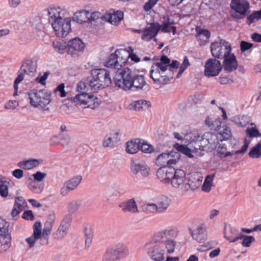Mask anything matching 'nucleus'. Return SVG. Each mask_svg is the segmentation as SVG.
<instances>
[{
    "label": "nucleus",
    "mask_w": 261,
    "mask_h": 261,
    "mask_svg": "<svg viewBox=\"0 0 261 261\" xmlns=\"http://www.w3.org/2000/svg\"><path fill=\"white\" fill-rule=\"evenodd\" d=\"M30 22L32 26L36 29H40L42 25L41 17L37 14L32 15L30 18Z\"/></svg>",
    "instance_id": "nucleus-49"
},
{
    "label": "nucleus",
    "mask_w": 261,
    "mask_h": 261,
    "mask_svg": "<svg viewBox=\"0 0 261 261\" xmlns=\"http://www.w3.org/2000/svg\"><path fill=\"white\" fill-rule=\"evenodd\" d=\"M249 156L251 158H260L261 156V142L258 143L248 153Z\"/></svg>",
    "instance_id": "nucleus-48"
},
{
    "label": "nucleus",
    "mask_w": 261,
    "mask_h": 261,
    "mask_svg": "<svg viewBox=\"0 0 261 261\" xmlns=\"http://www.w3.org/2000/svg\"><path fill=\"white\" fill-rule=\"evenodd\" d=\"M166 172L167 173V182L171 183L173 178L174 177V172H175L176 169L172 167H166Z\"/></svg>",
    "instance_id": "nucleus-61"
},
{
    "label": "nucleus",
    "mask_w": 261,
    "mask_h": 261,
    "mask_svg": "<svg viewBox=\"0 0 261 261\" xmlns=\"http://www.w3.org/2000/svg\"><path fill=\"white\" fill-rule=\"evenodd\" d=\"M176 243L174 241H168L165 244H154L146 246L148 249V254L154 261H163L165 250L169 254L174 251Z\"/></svg>",
    "instance_id": "nucleus-4"
},
{
    "label": "nucleus",
    "mask_w": 261,
    "mask_h": 261,
    "mask_svg": "<svg viewBox=\"0 0 261 261\" xmlns=\"http://www.w3.org/2000/svg\"><path fill=\"white\" fill-rule=\"evenodd\" d=\"M174 146L177 151V152H179V153L180 152L189 158H192L193 156L191 153V150L188 147L184 145L179 144L178 143H176Z\"/></svg>",
    "instance_id": "nucleus-50"
},
{
    "label": "nucleus",
    "mask_w": 261,
    "mask_h": 261,
    "mask_svg": "<svg viewBox=\"0 0 261 261\" xmlns=\"http://www.w3.org/2000/svg\"><path fill=\"white\" fill-rule=\"evenodd\" d=\"M93 98V95L89 94L86 92H83L82 93L77 94L73 97H71V100L77 104L83 105L85 108L86 105H88L89 103L91 102Z\"/></svg>",
    "instance_id": "nucleus-24"
},
{
    "label": "nucleus",
    "mask_w": 261,
    "mask_h": 261,
    "mask_svg": "<svg viewBox=\"0 0 261 261\" xmlns=\"http://www.w3.org/2000/svg\"><path fill=\"white\" fill-rule=\"evenodd\" d=\"M114 82L116 86L125 90L134 88L135 90L146 93L150 89L143 75L133 73L127 67L117 71Z\"/></svg>",
    "instance_id": "nucleus-1"
},
{
    "label": "nucleus",
    "mask_w": 261,
    "mask_h": 261,
    "mask_svg": "<svg viewBox=\"0 0 261 261\" xmlns=\"http://www.w3.org/2000/svg\"><path fill=\"white\" fill-rule=\"evenodd\" d=\"M82 180V176L81 175H77L66 181L65 184L68 187V189H70L72 191L75 189L79 185Z\"/></svg>",
    "instance_id": "nucleus-40"
},
{
    "label": "nucleus",
    "mask_w": 261,
    "mask_h": 261,
    "mask_svg": "<svg viewBox=\"0 0 261 261\" xmlns=\"http://www.w3.org/2000/svg\"><path fill=\"white\" fill-rule=\"evenodd\" d=\"M9 222L0 218V236L2 237L1 242L3 243L1 247H3L1 250H6L10 246L11 237L9 231Z\"/></svg>",
    "instance_id": "nucleus-10"
},
{
    "label": "nucleus",
    "mask_w": 261,
    "mask_h": 261,
    "mask_svg": "<svg viewBox=\"0 0 261 261\" xmlns=\"http://www.w3.org/2000/svg\"><path fill=\"white\" fill-rule=\"evenodd\" d=\"M85 45L81 39L75 38L68 41L67 43V53L72 57H77L82 54Z\"/></svg>",
    "instance_id": "nucleus-12"
},
{
    "label": "nucleus",
    "mask_w": 261,
    "mask_h": 261,
    "mask_svg": "<svg viewBox=\"0 0 261 261\" xmlns=\"http://www.w3.org/2000/svg\"><path fill=\"white\" fill-rule=\"evenodd\" d=\"M27 204L25 199L21 196L17 197L16 198L14 203V206L19 209H22L23 207Z\"/></svg>",
    "instance_id": "nucleus-57"
},
{
    "label": "nucleus",
    "mask_w": 261,
    "mask_h": 261,
    "mask_svg": "<svg viewBox=\"0 0 261 261\" xmlns=\"http://www.w3.org/2000/svg\"><path fill=\"white\" fill-rule=\"evenodd\" d=\"M53 46L56 51L62 54L67 48V43L65 42H54Z\"/></svg>",
    "instance_id": "nucleus-51"
},
{
    "label": "nucleus",
    "mask_w": 261,
    "mask_h": 261,
    "mask_svg": "<svg viewBox=\"0 0 261 261\" xmlns=\"http://www.w3.org/2000/svg\"><path fill=\"white\" fill-rule=\"evenodd\" d=\"M170 63V59L167 56L163 55L160 58V62L153 64L150 74L154 83L165 85L173 79V70L168 69Z\"/></svg>",
    "instance_id": "nucleus-3"
},
{
    "label": "nucleus",
    "mask_w": 261,
    "mask_h": 261,
    "mask_svg": "<svg viewBox=\"0 0 261 261\" xmlns=\"http://www.w3.org/2000/svg\"><path fill=\"white\" fill-rule=\"evenodd\" d=\"M131 170L135 175L140 174L143 177H147L149 175L150 170L147 165L143 162H133L131 165Z\"/></svg>",
    "instance_id": "nucleus-23"
},
{
    "label": "nucleus",
    "mask_w": 261,
    "mask_h": 261,
    "mask_svg": "<svg viewBox=\"0 0 261 261\" xmlns=\"http://www.w3.org/2000/svg\"><path fill=\"white\" fill-rule=\"evenodd\" d=\"M104 16L105 15H103L101 13L98 12H94L92 13H90V15L88 19L94 21H97L98 19L104 17Z\"/></svg>",
    "instance_id": "nucleus-62"
},
{
    "label": "nucleus",
    "mask_w": 261,
    "mask_h": 261,
    "mask_svg": "<svg viewBox=\"0 0 261 261\" xmlns=\"http://www.w3.org/2000/svg\"><path fill=\"white\" fill-rule=\"evenodd\" d=\"M177 236V231L175 229H165L155 233L150 239L149 244L146 246H152L154 244H165L168 241H174L172 238Z\"/></svg>",
    "instance_id": "nucleus-9"
},
{
    "label": "nucleus",
    "mask_w": 261,
    "mask_h": 261,
    "mask_svg": "<svg viewBox=\"0 0 261 261\" xmlns=\"http://www.w3.org/2000/svg\"><path fill=\"white\" fill-rule=\"evenodd\" d=\"M204 122L206 125L211 129L214 130L218 132L222 128V125L224 123L220 118L216 119L215 120H212L208 116L206 117Z\"/></svg>",
    "instance_id": "nucleus-30"
},
{
    "label": "nucleus",
    "mask_w": 261,
    "mask_h": 261,
    "mask_svg": "<svg viewBox=\"0 0 261 261\" xmlns=\"http://www.w3.org/2000/svg\"><path fill=\"white\" fill-rule=\"evenodd\" d=\"M78 91L84 90L86 92L91 90L94 92H97L99 89H103L98 79L94 76L93 70L91 75L84 78L77 86Z\"/></svg>",
    "instance_id": "nucleus-8"
},
{
    "label": "nucleus",
    "mask_w": 261,
    "mask_h": 261,
    "mask_svg": "<svg viewBox=\"0 0 261 261\" xmlns=\"http://www.w3.org/2000/svg\"><path fill=\"white\" fill-rule=\"evenodd\" d=\"M82 204V200L79 199L72 200L69 203L68 206V212L71 214L76 213Z\"/></svg>",
    "instance_id": "nucleus-42"
},
{
    "label": "nucleus",
    "mask_w": 261,
    "mask_h": 261,
    "mask_svg": "<svg viewBox=\"0 0 261 261\" xmlns=\"http://www.w3.org/2000/svg\"><path fill=\"white\" fill-rule=\"evenodd\" d=\"M104 18L107 21L112 24H116V23L120 22V19L117 18L116 16L115 15V12L113 13L105 14Z\"/></svg>",
    "instance_id": "nucleus-56"
},
{
    "label": "nucleus",
    "mask_w": 261,
    "mask_h": 261,
    "mask_svg": "<svg viewBox=\"0 0 261 261\" xmlns=\"http://www.w3.org/2000/svg\"><path fill=\"white\" fill-rule=\"evenodd\" d=\"M141 139H137L128 141L126 143V151L127 152L134 154L140 150Z\"/></svg>",
    "instance_id": "nucleus-31"
},
{
    "label": "nucleus",
    "mask_w": 261,
    "mask_h": 261,
    "mask_svg": "<svg viewBox=\"0 0 261 261\" xmlns=\"http://www.w3.org/2000/svg\"><path fill=\"white\" fill-rule=\"evenodd\" d=\"M170 156L168 158V167H171L172 165L176 164L180 159V154L179 152L171 151L169 152Z\"/></svg>",
    "instance_id": "nucleus-46"
},
{
    "label": "nucleus",
    "mask_w": 261,
    "mask_h": 261,
    "mask_svg": "<svg viewBox=\"0 0 261 261\" xmlns=\"http://www.w3.org/2000/svg\"><path fill=\"white\" fill-rule=\"evenodd\" d=\"M224 238L229 241L230 243H234L239 240L243 239L242 245L245 247H249L251 243L255 241V238L253 236H249L244 235L240 233L238 236H227L225 233L224 234Z\"/></svg>",
    "instance_id": "nucleus-21"
},
{
    "label": "nucleus",
    "mask_w": 261,
    "mask_h": 261,
    "mask_svg": "<svg viewBox=\"0 0 261 261\" xmlns=\"http://www.w3.org/2000/svg\"><path fill=\"white\" fill-rule=\"evenodd\" d=\"M39 237H36L34 234H32L30 237L25 239V241L29 245V248H31L35 245V242L37 240H39Z\"/></svg>",
    "instance_id": "nucleus-64"
},
{
    "label": "nucleus",
    "mask_w": 261,
    "mask_h": 261,
    "mask_svg": "<svg viewBox=\"0 0 261 261\" xmlns=\"http://www.w3.org/2000/svg\"><path fill=\"white\" fill-rule=\"evenodd\" d=\"M190 231L193 239L199 243L204 242L206 239V231L202 225L198 226L193 230L190 229Z\"/></svg>",
    "instance_id": "nucleus-25"
},
{
    "label": "nucleus",
    "mask_w": 261,
    "mask_h": 261,
    "mask_svg": "<svg viewBox=\"0 0 261 261\" xmlns=\"http://www.w3.org/2000/svg\"><path fill=\"white\" fill-rule=\"evenodd\" d=\"M246 132L250 137H261V134L258 130L253 127L247 128Z\"/></svg>",
    "instance_id": "nucleus-59"
},
{
    "label": "nucleus",
    "mask_w": 261,
    "mask_h": 261,
    "mask_svg": "<svg viewBox=\"0 0 261 261\" xmlns=\"http://www.w3.org/2000/svg\"><path fill=\"white\" fill-rule=\"evenodd\" d=\"M261 19V9L258 11H255L246 18V23L250 25L253 23L256 22Z\"/></svg>",
    "instance_id": "nucleus-38"
},
{
    "label": "nucleus",
    "mask_w": 261,
    "mask_h": 261,
    "mask_svg": "<svg viewBox=\"0 0 261 261\" xmlns=\"http://www.w3.org/2000/svg\"><path fill=\"white\" fill-rule=\"evenodd\" d=\"M189 145L195 150H204L205 149V146L203 144L202 139L201 140L193 141L190 142Z\"/></svg>",
    "instance_id": "nucleus-53"
},
{
    "label": "nucleus",
    "mask_w": 261,
    "mask_h": 261,
    "mask_svg": "<svg viewBox=\"0 0 261 261\" xmlns=\"http://www.w3.org/2000/svg\"><path fill=\"white\" fill-rule=\"evenodd\" d=\"M31 105L36 108L43 109L51 101V95L45 90L33 89L28 93Z\"/></svg>",
    "instance_id": "nucleus-5"
},
{
    "label": "nucleus",
    "mask_w": 261,
    "mask_h": 261,
    "mask_svg": "<svg viewBox=\"0 0 261 261\" xmlns=\"http://www.w3.org/2000/svg\"><path fill=\"white\" fill-rule=\"evenodd\" d=\"M204 67V74L207 77L218 75L222 69L220 61L216 59H209L207 60Z\"/></svg>",
    "instance_id": "nucleus-11"
},
{
    "label": "nucleus",
    "mask_w": 261,
    "mask_h": 261,
    "mask_svg": "<svg viewBox=\"0 0 261 261\" xmlns=\"http://www.w3.org/2000/svg\"><path fill=\"white\" fill-rule=\"evenodd\" d=\"M223 59L224 70L228 72H231L238 68V63L234 54L230 53L229 55H227Z\"/></svg>",
    "instance_id": "nucleus-22"
},
{
    "label": "nucleus",
    "mask_w": 261,
    "mask_h": 261,
    "mask_svg": "<svg viewBox=\"0 0 261 261\" xmlns=\"http://www.w3.org/2000/svg\"><path fill=\"white\" fill-rule=\"evenodd\" d=\"M140 150L144 153H149L153 151V147L145 141L141 139Z\"/></svg>",
    "instance_id": "nucleus-52"
},
{
    "label": "nucleus",
    "mask_w": 261,
    "mask_h": 261,
    "mask_svg": "<svg viewBox=\"0 0 261 261\" xmlns=\"http://www.w3.org/2000/svg\"><path fill=\"white\" fill-rule=\"evenodd\" d=\"M142 210L146 214L158 213V206L155 203H147L142 205Z\"/></svg>",
    "instance_id": "nucleus-47"
},
{
    "label": "nucleus",
    "mask_w": 261,
    "mask_h": 261,
    "mask_svg": "<svg viewBox=\"0 0 261 261\" xmlns=\"http://www.w3.org/2000/svg\"><path fill=\"white\" fill-rule=\"evenodd\" d=\"M232 18L240 20L250 13V5L248 0H231L230 4Z\"/></svg>",
    "instance_id": "nucleus-6"
},
{
    "label": "nucleus",
    "mask_w": 261,
    "mask_h": 261,
    "mask_svg": "<svg viewBox=\"0 0 261 261\" xmlns=\"http://www.w3.org/2000/svg\"><path fill=\"white\" fill-rule=\"evenodd\" d=\"M133 106L136 110H146L151 107V102L145 100H140L135 101Z\"/></svg>",
    "instance_id": "nucleus-39"
},
{
    "label": "nucleus",
    "mask_w": 261,
    "mask_h": 261,
    "mask_svg": "<svg viewBox=\"0 0 261 261\" xmlns=\"http://www.w3.org/2000/svg\"><path fill=\"white\" fill-rule=\"evenodd\" d=\"M103 258L105 260L108 261H114L119 259L114 247L109 248L107 250L103 256Z\"/></svg>",
    "instance_id": "nucleus-41"
},
{
    "label": "nucleus",
    "mask_w": 261,
    "mask_h": 261,
    "mask_svg": "<svg viewBox=\"0 0 261 261\" xmlns=\"http://www.w3.org/2000/svg\"><path fill=\"white\" fill-rule=\"evenodd\" d=\"M37 67V61L29 59L23 62L20 70L23 73L30 75L36 71Z\"/></svg>",
    "instance_id": "nucleus-26"
},
{
    "label": "nucleus",
    "mask_w": 261,
    "mask_h": 261,
    "mask_svg": "<svg viewBox=\"0 0 261 261\" xmlns=\"http://www.w3.org/2000/svg\"><path fill=\"white\" fill-rule=\"evenodd\" d=\"M114 248L119 259L126 256L129 254L128 249L125 245H121L117 247H114Z\"/></svg>",
    "instance_id": "nucleus-45"
},
{
    "label": "nucleus",
    "mask_w": 261,
    "mask_h": 261,
    "mask_svg": "<svg viewBox=\"0 0 261 261\" xmlns=\"http://www.w3.org/2000/svg\"><path fill=\"white\" fill-rule=\"evenodd\" d=\"M215 177V174H211L206 176L204 183L202 186V190L204 192H209L211 190L213 186V181Z\"/></svg>",
    "instance_id": "nucleus-44"
},
{
    "label": "nucleus",
    "mask_w": 261,
    "mask_h": 261,
    "mask_svg": "<svg viewBox=\"0 0 261 261\" xmlns=\"http://www.w3.org/2000/svg\"><path fill=\"white\" fill-rule=\"evenodd\" d=\"M119 207L124 212H129L133 213H136L139 212L137 205L134 199H130L120 203Z\"/></svg>",
    "instance_id": "nucleus-29"
},
{
    "label": "nucleus",
    "mask_w": 261,
    "mask_h": 261,
    "mask_svg": "<svg viewBox=\"0 0 261 261\" xmlns=\"http://www.w3.org/2000/svg\"><path fill=\"white\" fill-rule=\"evenodd\" d=\"M210 36V32L205 29L200 30L196 35L197 40L201 41L203 44H205L208 42Z\"/></svg>",
    "instance_id": "nucleus-36"
},
{
    "label": "nucleus",
    "mask_w": 261,
    "mask_h": 261,
    "mask_svg": "<svg viewBox=\"0 0 261 261\" xmlns=\"http://www.w3.org/2000/svg\"><path fill=\"white\" fill-rule=\"evenodd\" d=\"M166 167L159 168L157 170L156 176L161 181H164L165 183H168L167 182V173L166 172Z\"/></svg>",
    "instance_id": "nucleus-54"
},
{
    "label": "nucleus",
    "mask_w": 261,
    "mask_h": 261,
    "mask_svg": "<svg viewBox=\"0 0 261 261\" xmlns=\"http://www.w3.org/2000/svg\"><path fill=\"white\" fill-rule=\"evenodd\" d=\"M121 134L115 131H112L107 134L103 141L102 145L104 147L113 148L120 141Z\"/></svg>",
    "instance_id": "nucleus-20"
},
{
    "label": "nucleus",
    "mask_w": 261,
    "mask_h": 261,
    "mask_svg": "<svg viewBox=\"0 0 261 261\" xmlns=\"http://www.w3.org/2000/svg\"><path fill=\"white\" fill-rule=\"evenodd\" d=\"M89 15L90 12L84 10L75 13L73 17V20L78 23H83L87 21V19H89Z\"/></svg>",
    "instance_id": "nucleus-33"
},
{
    "label": "nucleus",
    "mask_w": 261,
    "mask_h": 261,
    "mask_svg": "<svg viewBox=\"0 0 261 261\" xmlns=\"http://www.w3.org/2000/svg\"><path fill=\"white\" fill-rule=\"evenodd\" d=\"M27 162L28 170H30L41 164L43 162V160L30 159L27 160Z\"/></svg>",
    "instance_id": "nucleus-55"
},
{
    "label": "nucleus",
    "mask_w": 261,
    "mask_h": 261,
    "mask_svg": "<svg viewBox=\"0 0 261 261\" xmlns=\"http://www.w3.org/2000/svg\"><path fill=\"white\" fill-rule=\"evenodd\" d=\"M66 10L61 7L50 8L48 9L49 22L56 32L58 37H65L71 31V19L65 18Z\"/></svg>",
    "instance_id": "nucleus-2"
},
{
    "label": "nucleus",
    "mask_w": 261,
    "mask_h": 261,
    "mask_svg": "<svg viewBox=\"0 0 261 261\" xmlns=\"http://www.w3.org/2000/svg\"><path fill=\"white\" fill-rule=\"evenodd\" d=\"M41 223L40 222H36L33 225V234L36 237H40L41 234Z\"/></svg>",
    "instance_id": "nucleus-58"
},
{
    "label": "nucleus",
    "mask_w": 261,
    "mask_h": 261,
    "mask_svg": "<svg viewBox=\"0 0 261 261\" xmlns=\"http://www.w3.org/2000/svg\"><path fill=\"white\" fill-rule=\"evenodd\" d=\"M218 135L221 141L223 140H228L232 137V133L229 127L224 123L222 125V128L218 131Z\"/></svg>",
    "instance_id": "nucleus-32"
},
{
    "label": "nucleus",
    "mask_w": 261,
    "mask_h": 261,
    "mask_svg": "<svg viewBox=\"0 0 261 261\" xmlns=\"http://www.w3.org/2000/svg\"><path fill=\"white\" fill-rule=\"evenodd\" d=\"M161 25L159 22H153L151 23L149 27L143 30L142 39L146 41H149L152 39L154 41L157 42L158 40L155 36L161 30Z\"/></svg>",
    "instance_id": "nucleus-13"
},
{
    "label": "nucleus",
    "mask_w": 261,
    "mask_h": 261,
    "mask_svg": "<svg viewBox=\"0 0 261 261\" xmlns=\"http://www.w3.org/2000/svg\"><path fill=\"white\" fill-rule=\"evenodd\" d=\"M117 54V60H118L119 68L121 69L124 66L129 58V53L124 49H117L115 51Z\"/></svg>",
    "instance_id": "nucleus-28"
},
{
    "label": "nucleus",
    "mask_w": 261,
    "mask_h": 261,
    "mask_svg": "<svg viewBox=\"0 0 261 261\" xmlns=\"http://www.w3.org/2000/svg\"><path fill=\"white\" fill-rule=\"evenodd\" d=\"M239 144V139L236 138L230 139V141L227 143L226 145L228 147V149H229V151L233 152H231V155L236 154L244 153L247 151L249 146V142L246 139L244 140V145L242 148L239 150H236Z\"/></svg>",
    "instance_id": "nucleus-19"
},
{
    "label": "nucleus",
    "mask_w": 261,
    "mask_h": 261,
    "mask_svg": "<svg viewBox=\"0 0 261 261\" xmlns=\"http://www.w3.org/2000/svg\"><path fill=\"white\" fill-rule=\"evenodd\" d=\"M203 144L205 149H214L217 148V145L220 140L218 134L212 132H205L202 136Z\"/></svg>",
    "instance_id": "nucleus-17"
},
{
    "label": "nucleus",
    "mask_w": 261,
    "mask_h": 261,
    "mask_svg": "<svg viewBox=\"0 0 261 261\" xmlns=\"http://www.w3.org/2000/svg\"><path fill=\"white\" fill-rule=\"evenodd\" d=\"M93 71L94 76L98 79L103 89L111 85L112 80L109 71L104 68L95 69Z\"/></svg>",
    "instance_id": "nucleus-16"
},
{
    "label": "nucleus",
    "mask_w": 261,
    "mask_h": 261,
    "mask_svg": "<svg viewBox=\"0 0 261 261\" xmlns=\"http://www.w3.org/2000/svg\"><path fill=\"white\" fill-rule=\"evenodd\" d=\"M228 147L227 145L224 143L219 144L217 148V155L221 158H225L227 156H230L231 151L228 149ZM231 152H232L231 151Z\"/></svg>",
    "instance_id": "nucleus-34"
},
{
    "label": "nucleus",
    "mask_w": 261,
    "mask_h": 261,
    "mask_svg": "<svg viewBox=\"0 0 261 261\" xmlns=\"http://www.w3.org/2000/svg\"><path fill=\"white\" fill-rule=\"evenodd\" d=\"M72 220V216L71 214H68L65 215L64 219L61 221L58 230L54 234L56 239L58 240L61 239L66 235L67 231L70 227Z\"/></svg>",
    "instance_id": "nucleus-15"
},
{
    "label": "nucleus",
    "mask_w": 261,
    "mask_h": 261,
    "mask_svg": "<svg viewBox=\"0 0 261 261\" xmlns=\"http://www.w3.org/2000/svg\"><path fill=\"white\" fill-rule=\"evenodd\" d=\"M162 18L163 19V21L162 22V25H161V31L164 33L171 32V31L168 29V28L170 25L175 23L174 20H171L168 16H164Z\"/></svg>",
    "instance_id": "nucleus-43"
},
{
    "label": "nucleus",
    "mask_w": 261,
    "mask_h": 261,
    "mask_svg": "<svg viewBox=\"0 0 261 261\" xmlns=\"http://www.w3.org/2000/svg\"><path fill=\"white\" fill-rule=\"evenodd\" d=\"M169 153H162L158 155L155 160V164L160 168L165 167L167 166L169 156Z\"/></svg>",
    "instance_id": "nucleus-37"
},
{
    "label": "nucleus",
    "mask_w": 261,
    "mask_h": 261,
    "mask_svg": "<svg viewBox=\"0 0 261 261\" xmlns=\"http://www.w3.org/2000/svg\"><path fill=\"white\" fill-rule=\"evenodd\" d=\"M118 60H117V54L115 53L112 54L109 57V59L106 63V66L108 68H114L118 70H122L123 69H120L118 63ZM116 72V74L117 73Z\"/></svg>",
    "instance_id": "nucleus-35"
},
{
    "label": "nucleus",
    "mask_w": 261,
    "mask_h": 261,
    "mask_svg": "<svg viewBox=\"0 0 261 261\" xmlns=\"http://www.w3.org/2000/svg\"><path fill=\"white\" fill-rule=\"evenodd\" d=\"M188 182L185 183L184 191L191 189L193 191L197 189L201 185L203 177L200 173L193 172L188 175Z\"/></svg>",
    "instance_id": "nucleus-14"
},
{
    "label": "nucleus",
    "mask_w": 261,
    "mask_h": 261,
    "mask_svg": "<svg viewBox=\"0 0 261 261\" xmlns=\"http://www.w3.org/2000/svg\"><path fill=\"white\" fill-rule=\"evenodd\" d=\"M253 46V44L245 41H242L240 43V48L242 52H245L250 49Z\"/></svg>",
    "instance_id": "nucleus-63"
},
{
    "label": "nucleus",
    "mask_w": 261,
    "mask_h": 261,
    "mask_svg": "<svg viewBox=\"0 0 261 261\" xmlns=\"http://www.w3.org/2000/svg\"><path fill=\"white\" fill-rule=\"evenodd\" d=\"M219 40L211 43L210 48L212 56L216 59H222L231 51V44L218 37Z\"/></svg>",
    "instance_id": "nucleus-7"
},
{
    "label": "nucleus",
    "mask_w": 261,
    "mask_h": 261,
    "mask_svg": "<svg viewBox=\"0 0 261 261\" xmlns=\"http://www.w3.org/2000/svg\"><path fill=\"white\" fill-rule=\"evenodd\" d=\"M186 175V172L183 169H176L171 184L172 186L184 191L185 182L187 180Z\"/></svg>",
    "instance_id": "nucleus-18"
},
{
    "label": "nucleus",
    "mask_w": 261,
    "mask_h": 261,
    "mask_svg": "<svg viewBox=\"0 0 261 261\" xmlns=\"http://www.w3.org/2000/svg\"><path fill=\"white\" fill-rule=\"evenodd\" d=\"M170 200L166 196H161L156 200L155 204L158 206V214L165 213L170 205Z\"/></svg>",
    "instance_id": "nucleus-27"
},
{
    "label": "nucleus",
    "mask_w": 261,
    "mask_h": 261,
    "mask_svg": "<svg viewBox=\"0 0 261 261\" xmlns=\"http://www.w3.org/2000/svg\"><path fill=\"white\" fill-rule=\"evenodd\" d=\"M55 222V216L50 215L48 217L47 220L44 224V226L46 229H48V230H51Z\"/></svg>",
    "instance_id": "nucleus-60"
}]
</instances>
